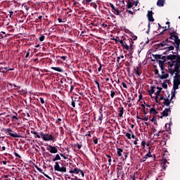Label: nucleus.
Returning <instances> with one entry per match:
<instances>
[{"mask_svg": "<svg viewBox=\"0 0 180 180\" xmlns=\"http://www.w3.org/2000/svg\"><path fill=\"white\" fill-rule=\"evenodd\" d=\"M167 60H171L167 62L168 64V73L170 74L171 77L174 74H176V70H179L180 74V56L179 55H169L167 56Z\"/></svg>", "mask_w": 180, "mask_h": 180, "instance_id": "obj_1", "label": "nucleus"}, {"mask_svg": "<svg viewBox=\"0 0 180 180\" xmlns=\"http://www.w3.org/2000/svg\"><path fill=\"white\" fill-rule=\"evenodd\" d=\"M120 43L121 44V46L125 49L129 51H132L133 50V44H134V42L133 41V39H124L120 40Z\"/></svg>", "mask_w": 180, "mask_h": 180, "instance_id": "obj_2", "label": "nucleus"}, {"mask_svg": "<svg viewBox=\"0 0 180 180\" xmlns=\"http://www.w3.org/2000/svg\"><path fill=\"white\" fill-rule=\"evenodd\" d=\"M176 73H175V76L174 77V81H173V91H176V89H179V85H180V74H179V70L176 69Z\"/></svg>", "mask_w": 180, "mask_h": 180, "instance_id": "obj_3", "label": "nucleus"}, {"mask_svg": "<svg viewBox=\"0 0 180 180\" xmlns=\"http://www.w3.org/2000/svg\"><path fill=\"white\" fill-rule=\"evenodd\" d=\"M71 105L72 108H76V109H81L82 108V101H81V96L79 97H72Z\"/></svg>", "mask_w": 180, "mask_h": 180, "instance_id": "obj_4", "label": "nucleus"}, {"mask_svg": "<svg viewBox=\"0 0 180 180\" xmlns=\"http://www.w3.org/2000/svg\"><path fill=\"white\" fill-rule=\"evenodd\" d=\"M169 39L170 40H174L173 43L174 44L176 43H180V39H179V37L178 36V32H176V30L174 28L169 32Z\"/></svg>", "mask_w": 180, "mask_h": 180, "instance_id": "obj_5", "label": "nucleus"}, {"mask_svg": "<svg viewBox=\"0 0 180 180\" xmlns=\"http://www.w3.org/2000/svg\"><path fill=\"white\" fill-rule=\"evenodd\" d=\"M171 44H172L174 46V44H175L174 43V41H170L169 37L165 41H162L161 43L158 44L157 46H158V49H161V47H167V46L169 47V46H172Z\"/></svg>", "mask_w": 180, "mask_h": 180, "instance_id": "obj_6", "label": "nucleus"}, {"mask_svg": "<svg viewBox=\"0 0 180 180\" xmlns=\"http://www.w3.org/2000/svg\"><path fill=\"white\" fill-rule=\"evenodd\" d=\"M40 136L42 138V140H44V141H56V137L53 136L51 134L40 132Z\"/></svg>", "mask_w": 180, "mask_h": 180, "instance_id": "obj_7", "label": "nucleus"}, {"mask_svg": "<svg viewBox=\"0 0 180 180\" xmlns=\"http://www.w3.org/2000/svg\"><path fill=\"white\" fill-rule=\"evenodd\" d=\"M54 170L55 171H58V172H67V167H65V166L60 167V163L58 162H55V165H54Z\"/></svg>", "mask_w": 180, "mask_h": 180, "instance_id": "obj_8", "label": "nucleus"}, {"mask_svg": "<svg viewBox=\"0 0 180 180\" xmlns=\"http://www.w3.org/2000/svg\"><path fill=\"white\" fill-rule=\"evenodd\" d=\"M5 132L8 134H9V136H11V137H13L14 139H20V136H19V134H18V133L13 131L12 130V129L11 128H8L6 129H5Z\"/></svg>", "mask_w": 180, "mask_h": 180, "instance_id": "obj_9", "label": "nucleus"}, {"mask_svg": "<svg viewBox=\"0 0 180 180\" xmlns=\"http://www.w3.org/2000/svg\"><path fill=\"white\" fill-rule=\"evenodd\" d=\"M159 49H160V50H166L163 53V54L167 55V54H169L170 51H172V50H174L175 46H164V47H161V48H159Z\"/></svg>", "mask_w": 180, "mask_h": 180, "instance_id": "obj_10", "label": "nucleus"}, {"mask_svg": "<svg viewBox=\"0 0 180 180\" xmlns=\"http://www.w3.org/2000/svg\"><path fill=\"white\" fill-rule=\"evenodd\" d=\"M107 6H110V8H112V12H113V13H115L116 15H120V11H119V9H117V8L115 7V5H113V4L107 3Z\"/></svg>", "mask_w": 180, "mask_h": 180, "instance_id": "obj_11", "label": "nucleus"}, {"mask_svg": "<svg viewBox=\"0 0 180 180\" xmlns=\"http://www.w3.org/2000/svg\"><path fill=\"white\" fill-rule=\"evenodd\" d=\"M157 89H158V91H156L155 93V101L156 102V103H159V101H158V98H160V95H161L162 94H164V91H162V88L157 86Z\"/></svg>", "mask_w": 180, "mask_h": 180, "instance_id": "obj_12", "label": "nucleus"}, {"mask_svg": "<svg viewBox=\"0 0 180 180\" xmlns=\"http://www.w3.org/2000/svg\"><path fill=\"white\" fill-rule=\"evenodd\" d=\"M46 150L51 154H57V153H58V149H57V147L53 146L51 145L48 146Z\"/></svg>", "mask_w": 180, "mask_h": 180, "instance_id": "obj_13", "label": "nucleus"}, {"mask_svg": "<svg viewBox=\"0 0 180 180\" xmlns=\"http://www.w3.org/2000/svg\"><path fill=\"white\" fill-rule=\"evenodd\" d=\"M171 112V108H165V110L162 112V116H160V119H162V117H167L168 116V113Z\"/></svg>", "mask_w": 180, "mask_h": 180, "instance_id": "obj_14", "label": "nucleus"}, {"mask_svg": "<svg viewBox=\"0 0 180 180\" xmlns=\"http://www.w3.org/2000/svg\"><path fill=\"white\" fill-rule=\"evenodd\" d=\"M168 77H169V74L165 73V71L164 70H162V75H158V78H160V79H167Z\"/></svg>", "mask_w": 180, "mask_h": 180, "instance_id": "obj_15", "label": "nucleus"}, {"mask_svg": "<svg viewBox=\"0 0 180 180\" xmlns=\"http://www.w3.org/2000/svg\"><path fill=\"white\" fill-rule=\"evenodd\" d=\"M153 15H154L153 11H148L147 18L149 22H154L155 20L154 18L153 17Z\"/></svg>", "mask_w": 180, "mask_h": 180, "instance_id": "obj_16", "label": "nucleus"}, {"mask_svg": "<svg viewBox=\"0 0 180 180\" xmlns=\"http://www.w3.org/2000/svg\"><path fill=\"white\" fill-rule=\"evenodd\" d=\"M169 94L168 95V96L164 100L163 102V105H165V106H169V105H171V102L172 103H174V101H172L171 100H169Z\"/></svg>", "mask_w": 180, "mask_h": 180, "instance_id": "obj_17", "label": "nucleus"}, {"mask_svg": "<svg viewBox=\"0 0 180 180\" xmlns=\"http://www.w3.org/2000/svg\"><path fill=\"white\" fill-rule=\"evenodd\" d=\"M151 158V157H153V155H151V152L149 150L148 153L141 160V162H146V160H147V158Z\"/></svg>", "mask_w": 180, "mask_h": 180, "instance_id": "obj_18", "label": "nucleus"}, {"mask_svg": "<svg viewBox=\"0 0 180 180\" xmlns=\"http://www.w3.org/2000/svg\"><path fill=\"white\" fill-rule=\"evenodd\" d=\"M123 113H124V108L123 107L119 108L118 116L120 117H123Z\"/></svg>", "mask_w": 180, "mask_h": 180, "instance_id": "obj_19", "label": "nucleus"}, {"mask_svg": "<svg viewBox=\"0 0 180 180\" xmlns=\"http://www.w3.org/2000/svg\"><path fill=\"white\" fill-rule=\"evenodd\" d=\"M127 8L128 9H131V8H133V2H131V0L127 1Z\"/></svg>", "mask_w": 180, "mask_h": 180, "instance_id": "obj_20", "label": "nucleus"}, {"mask_svg": "<svg viewBox=\"0 0 180 180\" xmlns=\"http://www.w3.org/2000/svg\"><path fill=\"white\" fill-rule=\"evenodd\" d=\"M165 4V0H158L157 1V5L160 8L164 6Z\"/></svg>", "mask_w": 180, "mask_h": 180, "instance_id": "obj_21", "label": "nucleus"}, {"mask_svg": "<svg viewBox=\"0 0 180 180\" xmlns=\"http://www.w3.org/2000/svg\"><path fill=\"white\" fill-rule=\"evenodd\" d=\"M81 169H78L77 167L75 168L74 169H72L70 171V174H79Z\"/></svg>", "mask_w": 180, "mask_h": 180, "instance_id": "obj_22", "label": "nucleus"}, {"mask_svg": "<svg viewBox=\"0 0 180 180\" xmlns=\"http://www.w3.org/2000/svg\"><path fill=\"white\" fill-rule=\"evenodd\" d=\"M165 30L162 31V32H160V34H164V33H165V32L169 31V33L174 29L173 27H169V25H168V27L167 28V27H164Z\"/></svg>", "mask_w": 180, "mask_h": 180, "instance_id": "obj_23", "label": "nucleus"}, {"mask_svg": "<svg viewBox=\"0 0 180 180\" xmlns=\"http://www.w3.org/2000/svg\"><path fill=\"white\" fill-rule=\"evenodd\" d=\"M122 153H123V149L117 148V157H122Z\"/></svg>", "mask_w": 180, "mask_h": 180, "instance_id": "obj_24", "label": "nucleus"}, {"mask_svg": "<svg viewBox=\"0 0 180 180\" xmlns=\"http://www.w3.org/2000/svg\"><path fill=\"white\" fill-rule=\"evenodd\" d=\"M148 92L149 95H150V96H151V95H153V94H154L155 92V86H152L150 87V89L148 90Z\"/></svg>", "mask_w": 180, "mask_h": 180, "instance_id": "obj_25", "label": "nucleus"}, {"mask_svg": "<svg viewBox=\"0 0 180 180\" xmlns=\"http://www.w3.org/2000/svg\"><path fill=\"white\" fill-rule=\"evenodd\" d=\"M150 115H158V110H155V108H151L150 109Z\"/></svg>", "mask_w": 180, "mask_h": 180, "instance_id": "obj_26", "label": "nucleus"}, {"mask_svg": "<svg viewBox=\"0 0 180 180\" xmlns=\"http://www.w3.org/2000/svg\"><path fill=\"white\" fill-rule=\"evenodd\" d=\"M32 134H34V137L37 139H40V134L39 135V133H37V131H31Z\"/></svg>", "mask_w": 180, "mask_h": 180, "instance_id": "obj_27", "label": "nucleus"}, {"mask_svg": "<svg viewBox=\"0 0 180 180\" xmlns=\"http://www.w3.org/2000/svg\"><path fill=\"white\" fill-rule=\"evenodd\" d=\"M172 46H174L175 48H176V51H180V48H179V46H180V42H177Z\"/></svg>", "mask_w": 180, "mask_h": 180, "instance_id": "obj_28", "label": "nucleus"}, {"mask_svg": "<svg viewBox=\"0 0 180 180\" xmlns=\"http://www.w3.org/2000/svg\"><path fill=\"white\" fill-rule=\"evenodd\" d=\"M176 94V91H175V90H172V96H171V98H170V101H171L172 102V99L174 98Z\"/></svg>", "mask_w": 180, "mask_h": 180, "instance_id": "obj_29", "label": "nucleus"}, {"mask_svg": "<svg viewBox=\"0 0 180 180\" xmlns=\"http://www.w3.org/2000/svg\"><path fill=\"white\" fill-rule=\"evenodd\" d=\"M52 70H54V71H58V72H63V69H61V68H52Z\"/></svg>", "mask_w": 180, "mask_h": 180, "instance_id": "obj_30", "label": "nucleus"}, {"mask_svg": "<svg viewBox=\"0 0 180 180\" xmlns=\"http://www.w3.org/2000/svg\"><path fill=\"white\" fill-rule=\"evenodd\" d=\"M61 160V158L60 157V155L57 154L56 157L53 159V162L56 161H58Z\"/></svg>", "mask_w": 180, "mask_h": 180, "instance_id": "obj_31", "label": "nucleus"}, {"mask_svg": "<svg viewBox=\"0 0 180 180\" xmlns=\"http://www.w3.org/2000/svg\"><path fill=\"white\" fill-rule=\"evenodd\" d=\"M153 58H155V60H161V55H158V54H156V55H153Z\"/></svg>", "mask_w": 180, "mask_h": 180, "instance_id": "obj_32", "label": "nucleus"}, {"mask_svg": "<svg viewBox=\"0 0 180 180\" xmlns=\"http://www.w3.org/2000/svg\"><path fill=\"white\" fill-rule=\"evenodd\" d=\"M139 70H140V68L136 67V75H138V77H140V76L141 75V72H139Z\"/></svg>", "mask_w": 180, "mask_h": 180, "instance_id": "obj_33", "label": "nucleus"}, {"mask_svg": "<svg viewBox=\"0 0 180 180\" xmlns=\"http://www.w3.org/2000/svg\"><path fill=\"white\" fill-rule=\"evenodd\" d=\"M8 85L10 86H14V88H15V89H20V86H16V84H15L13 86L12 83H8Z\"/></svg>", "mask_w": 180, "mask_h": 180, "instance_id": "obj_34", "label": "nucleus"}, {"mask_svg": "<svg viewBox=\"0 0 180 180\" xmlns=\"http://www.w3.org/2000/svg\"><path fill=\"white\" fill-rule=\"evenodd\" d=\"M90 6H92V8H94V9H96V8H98V5H96V3L95 2L91 3Z\"/></svg>", "mask_w": 180, "mask_h": 180, "instance_id": "obj_35", "label": "nucleus"}, {"mask_svg": "<svg viewBox=\"0 0 180 180\" xmlns=\"http://www.w3.org/2000/svg\"><path fill=\"white\" fill-rule=\"evenodd\" d=\"M89 2H92V0H83L82 4H84V5H88Z\"/></svg>", "mask_w": 180, "mask_h": 180, "instance_id": "obj_36", "label": "nucleus"}, {"mask_svg": "<svg viewBox=\"0 0 180 180\" xmlns=\"http://www.w3.org/2000/svg\"><path fill=\"white\" fill-rule=\"evenodd\" d=\"M162 88H164V89H167L168 88V84H167V83L164 82L162 84Z\"/></svg>", "mask_w": 180, "mask_h": 180, "instance_id": "obj_37", "label": "nucleus"}, {"mask_svg": "<svg viewBox=\"0 0 180 180\" xmlns=\"http://www.w3.org/2000/svg\"><path fill=\"white\" fill-rule=\"evenodd\" d=\"M116 95V93L115 92L114 90H112L111 91V93H110V96L112 98H115V96Z\"/></svg>", "mask_w": 180, "mask_h": 180, "instance_id": "obj_38", "label": "nucleus"}, {"mask_svg": "<svg viewBox=\"0 0 180 180\" xmlns=\"http://www.w3.org/2000/svg\"><path fill=\"white\" fill-rule=\"evenodd\" d=\"M169 164V162H167V160L165 158L162 160V165H167Z\"/></svg>", "mask_w": 180, "mask_h": 180, "instance_id": "obj_39", "label": "nucleus"}, {"mask_svg": "<svg viewBox=\"0 0 180 180\" xmlns=\"http://www.w3.org/2000/svg\"><path fill=\"white\" fill-rule=\"evenodd\" d=\"M167 57H168V56H161V60H163V61H168V60H170V61H171V59H167Z\"/></svg>", "mask_w": 180, "mask_h": 180, "instance_id": "obj_40", "label": "nucleus"}, {"mask_svg": "<svg viewBox=\"0 0 180 180\" xmlns=\"http://www.w3.org/2000/svg\"><path fill=\"white\" fill-rule=\"evenodd\" d=\"M125 136L129 139V140H131V134H130V133H127Z\"/></svg>", "mask_w": 180, "mask_h": 180, "instance_id": "obj_41", "label": "nucleus"}, {"mask_svg": "<svg viewBox=\"0 0 180 180\" xmlns=\"http://www.w3.org/2000/svg\"><path fill=\"white\" fill-rule=\"evenodd\" d=\"M44 39H46V37L44 35H41L39 37V41H44Z\"/></svg>", "mask_w": 180, "mask_h": 180, "instance_id": "obj_42", "label": "nucleus"}, {"mask_svg": "<svg viewBox=\"0 0 180 180\" xmlns=\"http://www.w3.org/2000/svg\"><path fill=\"white\" fill-rule=\"evenodd\" d=\"M159 66L160 67H162V65H164V63H165L164 60H159Z\"/></svg>", "mask_w": 180, "mask_h": 180, "instance_id": "obj_43", "label": "nucleus"}, {"mask_svg": "<svg viewBox=\"0 0 180 180\" xmlns=\"http://www.w3.org/2000/svg\"><path fill=\"white\" fill-rule=\"evenodd\" d=\"M113 40L115 41L116 43H120L121 39H119V37H116V38H114Z\"/></svg>", "mask_w": 180, "mask_h": 180, "instance_id": "obj_44", "label": "nucleus"}, {"mask_svg": "<svg viewBox=\"0 0 180 180\" xmlns=\"http://www.w3.org/2000/svg\"><path fill=\"white\" fill-rule=\"evenodd\" d=\"M150 25L151 24H150V22H148V30L146 32V33H147V34H148V33H150Z\"/></svg>", "mask_w": 180, "mask_h": 180, "instance_id": "obj_45", "label": "nucleus"}, {"mask_svg": "<svg viewBox=\"0 0 180 180\" xmlns=\"http://www.w3.org/2000/svg\"><path fill=\"white\" fill-rule=\"evenodd\" d=\"M161 133H164V131H159L156 134H155V136H156V137H160V134H161Z\"/></svg>", "mask_w": 180, "mask_h": 180, "instance_id": "obj_46", "label": "nucleus"}, {"mask_svg": "<svg viewBox=\"0 0 180 180\" xmlns=\"http://www.w3.org/2000/svg\"><path fill=\"white\" fill-rule=\"evenodd\" d=\"M14 155L17 157V158H22V156H20V155L18 154L16 152H14Z\"/></svg>", "mask_w": 180, "mask_h": 180, "instance_id": "obj_47", "label": "nucleus"}, {"mask_svg": "<svg viewBox=\"0 0 180 180\" xmlns=\"http://www.w3.org/2000/svg\"><path fill=\"white\" fill-rule=\"evenodd\" d=\"M103 119V114H100V116L98 117V121L102 122V120Z\"/></svg>", "mask_w": 180, "mask_h": 180, "instance_id": "obj_48", "label": "nucleus"}, {"mask_svg": "<svg viewBox=\"0 0 180 180\" xmlns=\"http://www.w3.org/2000/svg\"><path fill=\"white\" fill-rule=\"evenodd\" d=\"M155 75H158H158H160V72H158V69H155Z\"/></svg>", "mask_w": 180, "mask_h": 180, "instance_id": "obj_49", "label": "nucleus"}, {"mask_svg": "<svg viewBox=\"0 0 180 180\" xmlns=\"http://www.w3.org/2000/svg\"><path fill=\"white\" fill-rule=\"evenodd\" d=\"M0 72H2L3 74H6V71L4 70V68H0Z\"/></svg>", "mask_w": 180, "mask_h": 180, "instance_id": "obj_50", "label": "nucleus"}, {"mask_svg": "<svg viewBox=\"0 0 180 180\" xmlns=\"http://www.w3.org/2000/svg\"><path fill=\"white\" fill-rule=\"evenodd\" d=\"M60 57V58L61 59V60H63V61H65V60H67V56H59Z\"/></svg>", "mask_w": 180, "mask_h": 180, "instance_id": "obj_51", "label": "nucleus"}, {"mask_svg": "<svg viewBox=\"0 0 180 180\" xmlns=\"http://www.w3.org/2000/svg\"><path fill=\"white\" fill-rule=\"evenodd\" d=\"M127 12L130 15H134V12L131 11V10H127Z\"/></svg>", "mask_w": 180, "mask_h": 180, "instance_id": "obj_52", "label": "nucleus"}, {"mask_svg": "<svg viewBox=\"0 0 180 180\" xmlns=\"http://www.w3.org/2000/svg\"><path fill=\"white\" fill-rule=\"evenodd\" d=\"M37 171H39V172H41V174H43V169L41 168L37 167Z\"/></svg>", "mask_w": 180, "mask_h": 180, "instance_id": "obj_53", "label": "nucleus"}, {"mask_svg": "<svg viewBox=\"0 0 180 180\" xmlns=\"http://www.w3.org/2000/svg\"><path fill=\"white\" fill-rule=\"evenodd\" d=\"M132 4L133 5H135V6H137V5H139V0L134 1Z\"/></svg>", "mask_w": 180, "mask_h": 180, "instance_id": "obj_54", "label": "nucleus"}, {"mask_svg": "<svg viewBox=\"0 0 180 180\" xmlns=\"http://www.w3.org/2000/svg\"><path fill=\"white\" fill-rule=\"evenodd\" d=\"M98 138H95L94 140H93V143H94V144H98Z\"/></svg>", "mask_w": 180, "mask_h": 180, "instance_id": "obj_55", "label": "nucleus"}, {"mask_svg": "<svg viewBox=\"0 0 180 180\" xmlns=\"http://www.w3.org/2000/svg\"><path fill=\"white\" fill-rule=\"evenodd\" d=\"M159 98H160V101H165V98L162 96L160 95Z\"/></svg>", "mask_w": 180, "mask_h": 180, "instance_id": "obj_56", "label": "nucleus"}, {"mask_svg": "<svg viewBox=\"0 0 180 180\" xmlns=\"http://www.w3.org/2000/svg\"><path fill=\"white\" fill-rule=\"evenodd\" d=\"M122 84L123 88L127 89V84H126V83L122 82Z\"/></svg>", "mask_w": 180, "mask_h": 180, "instance_id": "obj_57", "label": "nucleus"}, {"mask_svg": "<svg viewBox=\"0 0 180 180\" xmlns=\"http://www.w3.org/2000/svg\"><path fill=\"white\" fill-rule=\"evenodd\" d=\"M39 101H40V102H41V103H44V99L43 98H39Z\"/></svg>", "mask_w": 180, "mask_h": 180, "instance_id": "obj_58", "label": "nucleus"}, {"mask_svg": "<svg viewBox=\"0 0 180 180\" xmlns=\"http://www.w3.org/2000/svg\"><path fill=\"white\" fill-rule=\"evenodd\" d=\"M141 146H142V147H146V141H143L141 142Z\"/></svg>", "mask_w": 180, "mask_h": 180, "instance_id": "obj_59", "label": "nucleus"}, {"mask_svg": "<svg viewBox=\"0 0 180 180\" xmlns=\"http://www.w3.org/2000/svg\"><path fill=\"white\" fill-rule=\"evenodd\" d=\"M161 167H162V169H166L167 165H161Z\"/></svg>", "mask_w": 180, "mask_h": 180, "instance_id": "obj_60", "label": "nucleus"}, {"mask_svg": "<svg viewBox=\"0 0 180 180\" xmlns=\"http://www.w3.org/2000/svg\"><path fill=\"white\" fill-rule=\"evenodd\" d=\"M102 112H103V108H101L100 109H99V113H100V115H102Z\"/></svg>", "mask_w": 180, "mask_h": 180, "instance_id": "obj_61", "label": "nucleus"}, {"mask_svg": "<svg viewBox=\"0 0 180 180\" xmlns=\"http://www.w3.org/2000/svg\"><path fill=\"white\" fill-rule=\"evenodd\" d=\"M79 172L81 173V174H82V176L83 177L85 176V173H84V171H82V170L80 169V172Z\"/></svg>", "mask_w": 180, "mask_h": 180, "instance_id": "obj_62", "label": "nucleus"}, {"mask_svg": "<svg viewBox=\"0 0 180 180\" xmlns=\"http://www.w3.org/2000/svg\"><path fill=\"white\" fill-rule=\"evenodd\" d=\"M72 91H74V85H71V86H70V92H72Z\"/></svg>", "mask_w": 180, "mask_h": 180, "instance_id": "obj_63", "label": "nucleus"}, {"mask_svg": "<svg viewBox=\"0 0 180 180\" xmlns=\"http://www.w3.org/2000/svg\"><path fill=\"white\" fill-rule=\"evenodd\" d=\"M18 93H19L20 94H25V90L22 89V90H20V91H19Z\"/></svg>", "mask_w": 180, "mask_h": 180, "instance_id": "obj_64", "label": "nucleus"}]
</instances>
